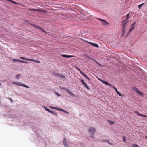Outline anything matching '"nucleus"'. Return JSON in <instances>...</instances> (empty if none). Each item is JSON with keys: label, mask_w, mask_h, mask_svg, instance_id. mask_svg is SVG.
Listing matches in <instances>:
<instances>
[{"label": "nucleus", "mask_w": 147, "mask_h": 147, "mask_svg": "<svg viewBox=\"0 0 147 147\" xmlns=\"http://www.w3.org/2000/svg\"><path fill=\"white\" fill-rule=\"evenodd\" d=\"M12 83L15 85H17L20 86H22L24 87H26L27 88H29V87L22 83L19 82H12Z\"/></svg>", "instance_id": "obj_1"}, {"label": "nucleus", "mask_w": 147, "mask_h": 147, "mask_svg": "<svg viewBox=\"0 0 147 147\" xmlns=\"http://www.w3.org/2000/svg\"><path fill=\"white\" fill-rule=\"evenodd\" d=\"M20 58L21 59H23V60H25L27 61H32L36 62L38 63H40V62L36 60L32 59H28V58H24V57H20Z\"/></svg>", "instance_id": "obj_2"}, {"label": "nucleus", "mask_w": 147, "mask_h": 147, "mask_svg": "<svg viewBox=\"0 0 147 147\" xmlns=\"http://www.w3.org/2000/svg\"><path fill=\"white\" fill-rule=\"evenodd\" d=\"M98 19L103 22V23L102 24L103 25L107 26L109 24V23L105 20L99 18H98Z\"/></svg>", "instance_id": "obj_3"}, {"label": "nucleus", "mask_w": 147, "mask_h": 147, "mask_svg": "<svg viewBox=\"0 0 147 147\" xmlns=\"http://www.w3.org/2000/svg\"><path fill=\"white\" fill-rule=\"evenodd\" d=\"M95 131V128L92 127L90 128L89 130V132L91 133L92 135H93L94 134Z\"/></svg>", "instance_id": "obj_4"}, {"label": "nucleus", "mask_w": 147, "mask_h": 147, "mask_svg": "<svg viewBox=\"0 0 147 147\" xmlns=\"http://www.w3.org/2000/svg\"><path fill=\"white\" fill-rule=\"evenodd\" d=\"M128 22V20H125L123 21L122 24V26H123V28H126V26Z\"/></svg>", "instance_id": "obj_5"}, {"label": "nucleus", "mask_w": 147, "mask_h": 147, "mask_svg": "<svg viewBox=\"0 0 147 147\" xmlns=\"http://www.w3.org/2000/svg\"><path fill=\"white\" fill-rule=\"evenodd\" d=\"M136 22H135L134 23L132 24L131 25V26L130 28V29L129 30V32H130L132 31L134 29L135 27V24Z\"/></svg>", "instance_id": "obj_6"}, {"label": "nucleus", "mask_w": 147, "mask_h": 147, "mask_svg": "<svg viewBox=\"0 0 147 147\" xmlns=\"http://www.w3.org/2000/svg\"><path fill=\"white\" fill-rule=\"evenodd\" d=\"M81 82L84 85V86L86 87L87 89H89V87L88 86L87 84L84 81V80H81Z\"/></svg>", "instance_id": "obj_7"}, {"label": "nucleus", "mask_w": 147, "mask_h": 147, "mask_svg": "<svg viewBox=\"0 0 147 147\" xmlns=\"http://www.w3.org/2000/svg\"><path fill=\"white\" fill-rule=\"evenodd\" d=\"M13 60L14 61H18L22 63H25L26 64H28V63L26 61H22V60H18L16 59H13Z\"/></svg>", "instance_id": "obj_8"}, {"label": "nucleus", "mask_w": 147, "mask_h": 147, "mask_svg": "<svg viewBox=\"0 0 147 147\" xmlns=\"http://www.w3.org/2000/svg\"><path fill=\"white\" fill-rule=\"evenodd\" d=\"M54 75L55 76H56L59 77H61V78H62L64 79L66 78V77L65 76L62 75H61V74H59L58 73H57L56 74H54Z\"/></svg>", "instance_id": "obj_9"}, {"label": "nucleus", "mask_w": 147, "mask_h": 147, "mask_svg": "<svg viewBox=\"0 0 147 147\" xmlns=\"http://www.w3.org/2000/svg\"><path fill=\"white\" fill-rule=\"evenodd\" d=\"M132 89L134 90L136 92L138 93L141 94L142 95V93L139 91L138 89L135 87H133L132 88Z\"/></svg>", "instance_id": "obj_10"}, {"label": "nucleus", "mask_w": 147, "mask_h": 147, "mask_svg": "<svg viewBox=\"0 0 147 147\" xmlns=\"http://www.w3.org/2000/svg\"><path fill=\"white\" fill-rule=\"evenodd\" d=\"M135 113L136 114L138 115L143 117H147L146 116V115H144L143 114H140L139 112L138 111H135Z\"/></svg>", "instance_id": "obj_11"}, {"label": "nucleus", "mask_w": 147, "mask_h": 147, "mask_svg": "<svg viewBox=\"0 0 147 147\" xmlns=\"http://www.w3.org/2000/svg\"><path fill=\"white\" fill-rule=\"evenodd\" d=\"M61 56L63 57H67V58H71L74 57V55H61Z\"/></svg>", "instance_id": "obj_12"}, {"label": "nucleus", "mask_w": 147, "mask_h": 147, "mask_svg": "<svg viewBox=\"0 0 147 147\" xmlns=\"http://www.w3.org/2000/svg\"><path fill=\"white\" fill-rule=\"evenodd\" d=\"M87 42L88 43L94 46V47H96L98 48L99 47L98 45L97 44L92 43L88 42Z\"/></svg>", "instance_id": "obj_13"}, {"label": "nucleus", "mask_w": 147, "mask_h": 147, "mask_svg": "<svg viewBox=\"0 0 147 147\" xmlns=\"http://www.w3.org/2000/svg\"><path fill=\"white\" fill-rule=\"evenodd\" d=\"M63 143L64 144L65 146L68 147L66 139H64L63 140Z\"/></svg>", "instance_id": "obj_14"}, {"label": "nucleus", "mask_w": 147, "mask_h": 147, "mask_svg": "<svg viewBox=\"0 0 147 147\" xmlns=\"http://www.w3.org/2000/svg\"><path fill=\"white\" fill-rule=\"evenodd\" d=\"M66 91L68 93V94L71 95L72 96H74V94L72 92H71L69 90L67 89H65Z\"/></svg>", "instance_id": "obj_15"}, {"label": "nucleus", "mask_w": 147, "mask_h": 147, "mask_svg": "<svg viewBox=\"0 0 147 147\" xmlns=\"http://www.w3.org/2000/svg\"><path fill=\"white\" fill-rule=\"evenodd\" d=\"M113 88H114V89L115 90L116 92L120 96H121V94L119 93L117 90V89L114 86H113Z\"/></svg>", "instance_id": "obj_16"}, {"label": "nucleus", "mask_w": 147, "mask_h": 147, "mask_svg": "<svg viewBox=\"0 0 147 147\" xmlns=\"http://www.w3.org/2000/svg\"><path fill=\"white\" fill-rule=\"evenodd\" d=\"M125 28H123L122 29V36H123L124 35V34L125 32Z\"/></svg>", "instance_id": "obj_17"}, {"label": "nucleus", "mask_w": 147, "mask_h": 147, "mask_svg": "<svg viewBox=\"0 0 147 147\" xmlns=\"http://www.w3.org/2000/svg\"><path fill=\"white\" fill-rule=\"evenodd\" d=\"M81 74H82L83 76L84 77H85L86 78L88 79V80H90V79L85 74H84L83 72L81 73Z\"/></svg>", "instance_id": "obj_18"}, {"label": "nucleus", "mask_w": 147, "mask_h": 147, "mask_svg": "<svg viewBox=\"0 0 147 147\" xmlns=\"http://www.w3.org/2000/svg\"><path fill=\"white\" fill-rule=\"evenodd\" d=\"M30 10L32 11H40V12L44 11L41 10H40L37 9H31Z\"/></svg>", "instance_id": "obj_19"}, {"label": "nucleus", "mask_w": 147, "mask_h": 147, "mask_svg": "<svg viewBox=\"0 0 147 147\" xmlns=\"http://www.w3.org/2000/svg\"><path fill=\"white\" fill-rule=\"evenodd\" d=\"M102 82L103 84L106 85H108V84H109V83L107 82L106 81L103 80V81H102Z\"/></svg>", "instance_id": "obj_20"}, {"label": "nucleus", "mask_w": 147, "mask_h": 147, "mask_svg": "<svg viewBox=\"0 0 147 147\" xmlns=\"http://www.w3.org/2000/svg\"><path fill=\"white\" fill-rule=\"evenodd\" d=\"M50 113H51L53 114L54 115L56 116H57L58 115V114L56 112H53L51 111V112Z\"/></svg>", "instance_id": "obj_21"}, {"label": "nucleus", "mask_w": 147, "mask_h": 147, "mask_svg": "<svg viewBox=\"0 0 147 147\" xmlns=\"http://www.w3.org/2000/svg\"><path fill=\"white\" fill-rule=\"evenodd\" d=\"M7 1H8L9 2H12L15 4H18V3H17L14 1L12 0H7Z\"/></svg>", "instance_id": "obj_22"}, {"label": "nucleus", "mask_w": 147, "mask_h": 147, "mask_svg": "<svg viewBox=\"0 0 147 147\" xmlns=\"http://www.w3.org/2000/svg\"><path fill=\"white\" fill-rule=\"evenodd\" d=\"M59 109V110H60V111H61L65 113H67V114H69V113L68 112H67V111H65V110H64V109Z\"/></svg>", "instance_id": "obj_23"}, {"label": "nucleus", "mask_w": 147, "mask_h": 147, "mask_svg": "<svg viewBox=\"0 0 147 147\" xmlns=\"http://www.w3.org/2000/svg\"><path fill=\"white\" fill-rule=\"evenodd\" d=\"M32 25L33 26L35 27L36 28H38V29H40V27H39L38 25H35V24H33Z\"/></svg>", "instance_id": "obj_24"}, {"label": "nucleus", "mask_w": 147, "mask_h": 147, "mask_svg": "<svg viewBox=\"0 0 147 147\" xmlns=\"http://www.w3.org/2000/svg\"><path fill=\"white\" fill-rule=\"evenodd\" d=\"M132 146L133 147H140L139 146L136 144H132Z\"/></svg>", "instance_id": "obj_25"}, {"label": "nucleus", "mask_w": 147, "mask_h": 147, "mask_svg": "<svg viewBox=\"0 0 147 147\" xmlns=\"http://www.w3.org/2000/svg\"><path fill=\"white\" fill-rule=\"evenodd\" d=\"M108 121L109 123L111 124H113L114 123V122L112 121H110L109 120H108Z\"/></svg>", "instance_id": "obj_26"}, {"label": "nucleus", "mask_w": 147, "mask_h": 147, "mask_svg": "<svg viewBox=\"0 0 147 147\" xmlns=\"http://www.w3.org/2000/svg\"><path fill=\"white\" fill-rule=\"evenodd\" d=\"M20 76V74H17L16 76L15 77L17 79H19V77Z\"/></svg>", "instance_id": "obj_27"}, {"label": "nucleus", "mask_w": 147, "mask_h": 147, "mask_svg": "<svg viewBox=\"0 0 147 147\" xmlns=\"http://www.w3.org/2000/svg\"><path fill=\"white\" fill-rule=\"evenodd\" d=\"M44 107L45 109L47 111L49 112L50 113H51V111H50L49 109H48L45 106H44Z\"/></svg>", "instance_id": "obj_28"}, {"label": "nucleus", "mask_w": 147, "mask_h": 147, "mask_svg": "<svg viewBox=\"0 0 147 147\" xmlns=\"http://www.w3.org/2000/svg\"><path fill=\"white\" fill-rule=\"evenodd\" d=\"M75 68H76V69L78 70V71H79L80 72V73H82V72L81 70L80 69H79V68H78V67H77L76 66H75Z\"/></svg>", "instance_id": "obj_29"}, {"label": "nucleus", "mask_w": 147, "mask_h": 147, "mask_svg": "<svg viewBox=\"0 0 147 147\" xmlns=\"http://www.w3.org/2000/svg\"><path fill=\"white\" fill-rule=\"evenodd\" d=\"M144 3H143L142 4H140L138 5V8L140 9L141 7L143 6V5H144Z\"/></svg>", "instance_id": "obj_30"}, {"label": "nucleus", "mask_w": 147, "mask_h": 147, "mask_svg": "<svg viewBox=\"0 0 147 147\" xmlns=\"http://www.w3.org/2000/svg\"><path fill=\"white\" fill-rule=\"evenodd\" d=\"M129 18V14H128L127 15V17L125 20H128Z\"/></svg>", "instance_id": "obj_31"}, {"label": "nucleus", "mask_w": 147, "mask_h": 147, "mask_svg": "<svg viewBox=\"0 0 147 147\" xmlns=\"http://www.w3.org/2000/svg\"><path fill=\"white\" fill-rule=\"evenodd\" d=\"M40 29L42 32L47 33V32L46 31H45L41 27H40Z\"/></svg>", "instance_id": "obj_32"}, {"label": "nucleus", "mask_w": 147, "mask_h": 147, "mask_svg": "<svg viewBox=\"0 0 147 147\" xmlns=\"http://www.w3.org/2000/svg\"><path fill=\"white\" fill-rule=\"evenodd\" d=\"M49 107L50 108H52V109H56V108H57V107H53V106H50Z\"/></svg>", "instance_id": "obj_33"}, {"label": "nucleus", "mask_w": 147, "mask_h": 147, "mask_svg": "<svg viewBox=\"0 0 147 147\" xmlns=\"http://www.w3.org/2000/svg\"><path fill=\"white\" fill-rule=\"evenodd\" d=\"M107 142H108V143L110 145H112V144L109 141H107Z\"/></svg>", "instance_id": "obj_34"}, {"label": "nucleus", "mask_w": 147, "mask_h": 147, "mask_svg": "<svg viewBox=\"0 0 147 147\" xmlns=\"http://www.w3.org/2000/svg\"><path fill=\"white\" fill-rule=\"evenodd\" d=\"M108 85H109L110 86H111L112 87H113V86H112L111 84H108Z\"/></svg>", "instance_id": "obj_35"}, {"label": "nucleus", "mask_w": 147, "mask_h": 147, "mask_svg": "<svg viewBox=\"0 0 147 147\" xmlns=\"http://www.w3.org/2000/svg\"><path fill=\"white\" fill-rule=\"evenodd\" d=\"M98 79L100 80L101 82H102V81H103V80H101V79H100V78H98Z\"/></svg>", "instance_id": "obj_36"}, {"label": "nucleus", "mask_w": 147, "mask_h": 147, "mask_svg": "<svg viewBox=\"0 0 147 147\" xmlns=\"http://www.w3.org/2000/svg\"><path fill=\"white\" fill-rule=\"evenodd\" d=\"M123 140L125 142H126V140H125V139H124V138H123Z\"/></svg>", "instance_id": "obj_37"}, {"label": "nucleus", "mask_w": 147, "mask_h": 147, "mask_svg": "<svg viewBox=\"0 0 147 147\" xmlns=\"http://www.w3.org/2000/svg\"><path fill=\"white\" fill-rule=\"evenodd\" d=\"M59 109H60V108H57H57H56V109L57 110H59Z\"/></svg>", "instance_id": "obj_38"}, {"label": "nucleus", "mask_w": 147, "mask_h": 147, "mask_svg": "<svg viewBox=\"0 0 147 147\" xmlns=\"http://www.w3.org/2000/svg\"><path fill=\"white\" fill-rule=\"evenodd\" d=\"M145 137L146 138H147V136H146Z\"/></svg>", "instance_id": "obj_39"}, {"label": "nucleus", "mask_w": 147, "mask_h": 147, "mask_svg": "<svg viewBox=\"0 0 147 147\" xmlns=\"http://www.w3.org/2000/svg\"><path fill=\"white\" fill-rule=\"evenodd\" d=\"M103 141H104V142H105V140H103Z\"/></svg>", "instance_id": "obj_40"}, {"label": "nucleus", "mask_w": 147, "mask_h": 147, "mask_svg": "<svg viewBox=\"0 0 147 147\" xmlns=\"http://www.w3.org/2000/svg\"><path fill=\"white\" fill-rule=\"evenodd\" d=\"M1 85V83H0V86Z\"/></svg>", "instance_id": "obj_41"}]
</instances>
